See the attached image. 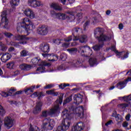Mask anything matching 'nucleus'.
I'll list each match as a JSON object with an SVG mask.
<instances>
[{
    "label": "nucleus",
    "instance_id": "nucleus-25",
    "mask_svg": "<svg viewBox=\"0 0 131 131\" xmlns=\"http://www.w3.org/2000/svg\"><path fill=\"white\" fill-rule=\"evenodd\" d=\"M30 22H31V21L30 19H29V18L25 17L21 19V22L20 24H21L22 26H24L25 28L27 29V27H28L29 25L30 24Z\"/></svg>",
    "mask_w": 131,
    "mask_h": 131
},
{
    "label": "nucleus",
    "instance_id": "nucleus-36",
    "mask_svg": "<svg viewBox=\"0 0 131 131\" xmlns=\"http://www.w3.org/2000/svg\"><path fill=\"white\" fill-rule=\"evenodd\" d=\"M35 28V25L33 24L32 21L30 23L28 27L27 28L26 31L28 32L29 30H32V29H34Z\"/></svg>",
    "mask_w": 131,
    "mask_h": 131
},
{
    "label": "nucleus",
    "instance_id": "nucleus-31",
    "mask_svg": "<svg viewBox=\"0 0 131 131\" xmlns=\"http://www.w3.org/2000/svg\"><path fill=\"white\" fill-rule=\"evenodd\" d=\"M35 88V85L31 86L29 88H27L25 90V93L28 95L29 94H31V93H33V91H34V89Z\"/></svg>",
    "mask_w": 131,
    "mask_h": 131
},
{
    "label": "nucleus",
    "instance_id": "nucleus-1",
    "mask_svg": "<svg viewBox=\"0 0 131 131\" xmlns=\"http://www.w3.org/2000/svg\"><path fill=\"white\" fill-rule=\"evenodd\" d=\"M76 114L80 118H82L84 115L83 112V106H79L75 109L68 110L64 108L62 112L61 115L63 120L60 126L57 127V131H66L70 126V119H71L72 114Z\"/></svg>",
    "mask_w": 131,
    "mask_h": 131
},
{
    "label": "nucleus",
    "instance_id": "nucleus-3",
    "mask_svg": "<svg viewBox=\"0 0 131 131\" xmlns=\"http://www.w3.org/2000/svg\"><path fill=\"white\" fill-rule=\"evenodd\" d=\"M61 108H60V105L57 104L54 105L51 109L49 111H44L42 113V117H48L49 115H56L60 113Z\"/></svg>",
    "mask_w": 131,
    "mask_h": 131
},
{
    "label": "nucleus",
    "instance_id": "nucleus-22",
    "mask_svg": "<svg viewBox=\"0 0 131 131\" xmlns=\"http://www.w3.org/2000/svg\"><path fill=\"white\" fill-rule=\"evenodd\" d=\"M12 57V55L9 53H3L1 57V61L4 63H6L7 61H9Z\"/></svg>",
    "mask_w": 131,
    "mask_h": 131
},
{
    "label": "nucleus",
    "instance_id": "nucleus-28",
    "mask_svg": "<svg viewBox=\"0 0 131 131\" xmlns=\"http://www.w3.org/2000/svg\"><path fill=\"white\" fill-rule=\"evenodd\" d=\"M50 7L56 11H61V10H62L61 6H60L58 4L52 3L51 4Z\"/></svg>",
    "mask_w": 131,
    "mask_h": 131
},
{
    "label": "nucleus",
    "instance_id": "nucleus-34",
    "mask_svg": "<svg viewBox=\"0 0 131 131\" xmlns=\"http://www.w3.org/2000/svg\"><path fill=\"white\" fill-rule=\"evenodd\" d=\"M24 30H27V29L24 26H22V24H21L20 23L18 24L17 25V31L18 32H22V31H23Z\"/></svg>",
    "mask_w": 131,
    "mask_h": 131
},
{
    "label": "nucleus",
    "instance_id": "nucleus-37",
    "mask_svg": "<svg viewBox=\"0 0 131 131\" xmlns=\"http://www.w3.org/2000/svg\"><path fill=\"white\" fill-rule=\"evenodd\" d=\"M29 131H40L39 128L36 126H32V125H30V128L29 129Z\"/></svg>",
    "mask_w": 131,
    "mask_h": 131
},
{
    "label": "nucleus",
    "instance_id": "nucleus-26",
    "mask_svg": "<svg viewBox=\"0 0 131 131\" xmlns=\"http://www.w3.org/2000/svg\"><path fill=\"white\" fill-rule=\"evenodd\" d=\"M19 68L21 70L24 71H29L30 69H32V66L28 64H22L19 66Z\"/></svg>",
    "mask_w": 131,
    "mask_h": 131
},
{
    "label": "nucleus",
    "instance_id": "nucleus-2",
    "mask_svg": "<svg viewBox=\"0 0 131 131\" xmlns=\"http://www.w3.org/2000/svg\"><path fill=\"white\" fill-rule=\"evenodd\" d=\"M67 14H69V15L61 13H57L55 11H51V15H52V17L55 19H59V20H65L66 18L68 17L71 21H74L76 19L78 23H79L80 20L82 19V13H78L76 17L74 16L75 13L73 12L68 11L67 12Z\"/></svg>",
    "mask_w": 131,
    "mask_h": 131
},
{
    "label": "nucleus",
    "instance_id": "nucleus-9",
    "mask_svg": "<svg viewBox=\"0 0 131 131\" xmlns=\"http://www.w3.org/2000/svg\"><path fill=\"white\" fill-rule=\"evenodd\" d=\"M115 54L117 58H121V60H125V59H127L128 58V52L127 51H122L118 52L117 50H115Z\"/></svg>",
    "mask_w": 131,
    "mask_h": 131
},
{
    "label": "nucleus",
    "instance_id": "nucleus-32",
    "mask_svg": "<svg viewBox=\"0 0 131 131\" xmlns=\"http://www.w3.org/2000/svg\"><path fill=\"white\" fill-rule=\"evenodd\" d=\"M103 32V29L101 28H97L94 30V35H99V34H100V35H104V34H102Z\"/></svg>",
    "mask_w": 131,
    "mask_h": 131
},
{
    "label": "nucleus",
    "instance_id": "nucleus-48",
    "mask_svg": "<svg viewBox=\"0 0 131 131\" xmlns=\"http://www.w3.org/2000/svg\"><path fill=\"white\" fill-rule=\"evenodd\" d=\"M60 58L62 61H65L67 59V54L65 53H62L60 55Z\"/></svg>",
    "mask_w": 131,
    "mask_h": 131
},
{
    "label": "nucleus",
    "instance_id": "nucleus-13",
    "mask_svg": "<svg viewBox=\"0 0 131 131\" xmlns=\"http://www.w3.org/2000/svg\"><path fill=\"white\" fill-rule=\"evenodd\" d=\"M51 64L50 63L46 62L45 61H42L41 63V66L37 68L36 71H38L40 73H43L46 72L45 68V66H50Z\"/></svg>",
    "mask_w": 131,
    "mask_h": 131
},
{
    "label": "nucleus",
    "instance_id": "nucleus-41",
    "mask_svg": "<svg viewBox=\"0 0 131 131\" xmlns=\"http://www.w3.org/2000/svg\"><path fill=\"white\" fill-rule=\"evenodd\" d=\"M7 68L9 69H13L15 67V62L14 61H11L7 64Z\"/></svg>",
    "mask_w": 131,
    "mask_h": 131
},
{
    "label": "nucleus",
    "instance_id": "nucleus-55",
    "mask_svg": "<svg viewBox=\"0 0 131 131\" xmlns=\"http://www.w3.org/2000/svg\"><path fill=\"white\" fill-rule=\"evenodd\" d=\"M8 51H9L10 53H13V52H15V48H13V47H10V48H9Z\"/></svg>",
    "mask_w": 131,
    "mask_h": 131
},
{
    "label": "nucleus",
    "instance_id": "nucleus-10",
    "mask_svg": "<svg viewBox=\"0 0 131 131\" xmlns=\"http://www.w3.org/2000/svg\"><path fill=\"white\" fill-rule=\"evenodd\" d=\"M14 125V120L10 117H6L4 119V126L8 129Z\"/></svg>",
    "mask_w": 131,
    "mask_h": 131
},
{
    "label": "nucleus",
    "instance_id": "nucleus-46",
    "mask_svg": "<svg viewBox=\"0 0 131 131\" xmlns=\"http://www.w3.org/2000/svg\"><path fill=\"white\" fill-rule=\"evenodd\" d=\"M62 40H63L61 39H53V42L55 45H57V46H59V45L61 43V41H62Z\"/></svg>",
    "mask_w": 131,
    "mask_h": 131
},
{
    "label": "nucleus",
    "instance_id": "nucleus-45",
    "mask_svg": "<svg viewBox=\"0 0 131 131\" xmlns=\"http://www.w3.org/2000/svg\"><path fill=\"white\" fill-rule=\"evenodd\" d=\"M71 101H72V95H71L70 96L66 98V99L64 101L63 103V105L66 104H67V103L71 102Z\"/></svg>",
    "mask_w": 131,
    "mask_h": 131
},
{
    "label": "nucleus",
    "instance_id": "nucleus-58",
    "mask_svg": "<svg viewBox=\"0 0 131 131\" xmlns=\"http://www.w3.org/2000/svg\"><path fill=\"white\" fill-rule=\"evenodd\" d=\"M119 29H120V30H122V29H123V24H120L119 25Z\"/></svg>",
    "mask_w": 131,
    "mask_h": 131
},
{
    "label": "nucleus",
    "instance_id": "nucleus-7",
    "mask_svg": "<svg viewBox=\"0 0 131 131\" xmlns=\"http://www.w3.org/2000/svg\"><path fill=\"white\" fill-rule=\"evenodd\" d=\"M54 125H55V121H54V120L50 118L45 119L43 121L42 127L46 129L52 130L53 127H54Z\"/></svg>",
    "mask_w": 131,
    "mask_h": 131
},
{
    "label": "nucleus",
    "instance_id": "nucleus-17",
    "mask_svg": "<svg viewBox=\"0 0 131 131\" xmlns=\"http://www.w3.org/2000/svg\"><path fill=\"white\" fill-rule=\"evenodd\" d=\"M28 5L33 8H36V7H40L41 5V3L36 0H29Z\"/></svg>",
    "mask_w": 131,
    "mask_h": 131
},
{
    "label": "nucleus",
    "instance_id": "nucleus-15",
    "mask_svg": "<svg viewBox=\"0 0 131 131\" xmlns=\"http://www.w3.org/2000/svg\"><path fill=\"white\" fill-rule=\"evenodd\" d=\"M83 97V96L80 94H75L74 96V103H75V104H77V105L81 104V103H82Z\"/></svg>",
    "mask_w": 131,
    "mask_h": 131
},
{
    "label": "nucleus",
    "instance_id": "nucleus-19",
    "mask_svg": "<svg viewBox=\"0 0 131 131\" xmlns=\"http://www.w3.org/2000/svg\"><path fill=\"white\" fill-rule=\"evenodd\" d=\"M25 15L27 16V17H29L31 19H33L35 18V14L32 11V10L30 9H26L24 12Z\"/></svg>",
    "mask_w": 131,
    "mask_h": 131
},
{
    "label": "nucleus",
    "instance_id": "nucleus-8",
    "mask_svg": "<svg viewBox=\"0 0 131 131\" xmlns=\"http://www.w3.org/2000/svg\"><path fill=\"white\" fill-rule=\"evenodd\" d=\"M49 32V27L46 25L39 26L37 29V33L40 35L45 36Z\"/></svg>",
    "mask_w": 131,
    "mask_h": 131
},
{
    "label": "nucleus",
    "instance_id": "nucleus-53",
    "mask_svg": "<svg viewBox=\"0 0 131 131\" xmlns=\"http://www.w3.org/2000/svg\"><path fill=\"white\" fill-rule=\"evenodd\" d=\"M72 40V36H70L67 38L64 39V41H67V42H69V41H71Z\"/></svg>",
    "mask_w": 131,
    "mask_h": 131
},
{
    "label": "nucleus",
    "instance_id": "nucleus-23",
    "mask_svg": "<svg viewBox=\"0 0 131 131\" xmlns=\"http://www.w3.org/2000/svg\"><path fill=\"white\" fill-rule=\"evenodd\" d=\"M41 106H42V103L41 102H37L35 108L33 110V113L34 114H37L38 112L41 111Z\"/></svg>",
    "mask_w": 131,
    "mask_h": 131
},
{
    "label": "nucleus",
    "instance_id": "nucleus-27",
    "mask_svg": "<svg viewBox=\"0 0 131 131\" xmlns=\"http://www.w3.org/2000/svg\"><path fill=\"white\" fill-rule=\"evenodd\" d=\"M16 90L14 89V88H11L8 92H3L1 95L3 97H5L6 98L7 97H9V96H12L13 93Z\"/></svg>",
    "mask_w": 131,
    "mask_h": 131
},
{
    "label": "nucleus",
    "instance_id": "nucleus-40",
    "mask_svg": "<svg viewBox=\"0 0 131 131\" xmlns=\"http://www.w3.org/2000/svg\"><path fill=\"white\" fill-rule=\"evenodd\" d=\"M6 114V110L4 108L2 105H0V115L4 116Z\"/></svg>",
    "mask_w": 131,
    "mask_h": 131
},
{
    "label": "nucleus",
    "instance_id": "nucleus-60",
    "mask_svg": "<svg viewBox=\"0 0 131 131\" xmlns=\"http://www.w3.org/2000/svg\"><path fill=\"white\" fill-rule=\"evenodd\" d=\"M92 21L93 23H97L98 22V19L96 17L92 18Z\"/></svg>",
    "mask_w": 131,
    "mask_h": 131
},
{
    "label": "nucleus",
    "instance_id": "nucleus-39",
    "mask_svg": "<svg viewBox=\"0 0 131 131\" xmlns=\"http://www.w3.org/2000/svg\"><path fill=\"white\" fill-rule=\"evenodd\" d=\"M19 2L20 0H11L10 2V4L12 7H13V6H18Z\"/></svg>",
    "mask_w": 131,
    "mask_h": 131
},
{
    "label": "nucleus",
    "instance_id": "nucleus-42",
    "mask_svg": "<svg viewBox=\"0 0 131 131\" xmlns=\"http://www.w3.org/2000/svg\"><path fill=\"white\" fill-rule=\"evenodd\" d=\"M115 119L116 121H118V122H121L122 121V117L120 115H115Z\"/></svg>",
    "mask_w": 131,
    "mask_h": 131
},
{
    "label": "nucleus",
    "instance_id": "nucleus-51",
    "mask_svg": "<svg viewBox=\"0 0 131 131\" xmlns=\"http://www.w3.org/2000/svg\"><path fill=\"white\" fill-rule=\"evenodd\" d=\"M91 21L90 20H87L85 23L83 25V28H84V30H86V28L88 27V26L89 25Z\"/></svg>",
    "mask_w": 131,
    "mask_h": 131
},
{
    "label": "nucleus",
    "instance_id": "nucleus-35",
    "mask_svg": "<svg viewBox=\"0 0 131 131\" xmlns=\"http://www.w3.org/2000/svg\"><path fill=\"white\" fill-rule=\"evenodd\" d=\"M89 64L90 66H95V65H97V59L95 58H90L89 59Z\"/></svg>",
    "mask_w": 131,
    "mask_h": 131
},
{
    "label": "nucleus",
    "instance_id": "nucleus-63",
    "mask_svg": "<svg viewBox=\"0 0 131 131\" xmlns=\"http://www.w3.org/2000/svg\"><path fill=\"white\" fill-rule=\"evenodd\" d=\"M111 14V11L110 10H107L106 11V15H107V16H109V15Z\"/></svg>",
    "mask_w": 131,
    "mask_h": 131
},
{
    "label": "nucleus",
    "instance_id": "nucleus-5",
    "mask_svg": "<svg viewBox=\"0 0 131 131\" xmlns=\"http://www.w3.org/2000/svg\"><path fill=\"white\" fill-rule=\"evenodd\" d=\"M98 39V44L93 47L94 51H99L101 48H103L104 46V41L105 40H110L111 37H108L105 35H101L99 37H97Z\"/></svg>",
    "mask_w": 131,
    "mask_h": 131
},
{
    "label": "nucleus",
    "instance_id": "nucleus-54",
    "mask_svg": "<svg viewBox=\"0 0 131 131\" xmlns=\"http://www.w3.org/2000/svg\"><path fill=\"white\" fill-rule=\"evenodd\" d=\"M69 45H70V43L69 42L63 43L62 44V48H68V47H69Z\"/></svg>",
    "mask_w": 131,
    "mask_h": 131
},
{
    "label": "nucleus",
    "instance_id": "nucleus-59",
    "mask_svg": "<svg viewBox=\"0 0 131 131\" xmlns=\"http://www.w3.org/2000/svg\"><path fill=\"white\" fill-rule=\"evenodd\" d=\"M127 125H128V123H127V122H124L123 123V127H127Z\"/></svg>",
    "mask_w": 131,
    "mask_h": 131
},
{
    "label": "nucleus",
    "instance_id": "nucleus-16",
    "mask_svg": "<svg viewBox=\"0 0 131 131\" xmlns=\"http://www.w3.org/2000/svg\"><path fill=\"white\" fill-rule=\"evenodd\" d=\"M40 49L43 53H49L50 52V45L48 43H42L40 46Z\"/></svg>",
    "mask_w": 131,
    "mask_h": 131
},
{
    "label": "nucleus",
    "instance_id": "nucleus-30",
    "mask_svg": "<svg viewBox=\"0 0 131 131\" xmlns=\"http://www.w3.org/2000/svg\"><path fill=\"white\" fill-rule=\"evenodd\" d=\"M69 63L70 64V65H72V66H74V67H78V66L81 63V62H80V61L75 60H71L69 62Z\"/></svg>",
    "mask_w": 131,
    "mask_h": 131
},
{
    "label": "nucleus",
    "instance_id": "nucleus-44",
    "mask_svg": "<svg viewBox=\"0 0 131 131\" xmlns=\"http://www.w3.org/2000/svg\"><path fill=\"white\" fill-rule=\"evenodd\" d=\"M67 51L70 53V54H71V55H73V54H74L75 53H76L77 52V49L71 48V49H68Z\"/></svg>",
    "mask_w": 131,
    "mask_h": 131
},
{
    "label": "nucleus",
    "instance_id": "nucleus-18",
    "mask_svg": "<svg viewBox=\"0 0 131 131\" xmlns=\"http://www.w3.org/2000/svg\"><path fill=\"white\" fill-rule=\"evenodd\" d=\"M81 33H82V29L80 28L76 27L72 30V34L74 36V38H75V37H78Z\"/></svg>",
    "mask_w": 131,
    "mask_h": 131
},
{
    "label": "nucleus",
    "instance_id": "nucleus-52",
    "mask_svg": "<svg viewBox=\"0 0 131 131\" xmlns=\"http://www.w3.org/2000/svg\"><path fill=\"white\" fill-rule=\"evenodd\" d=\"M52 88H54V84H49L47 85L46 86H44V89L45 90L52 89Z\"/></svg>",
    "mask_w": 131,
    "mask_h": 131
},
{
    "label": "nucleus",
    "instance_id": "nucleus-20",
    "mask_svg": "<svg viewBox=\"0 0 131 131\" xmlns=\"http://www.w3.org/2000/svg\"><path fill=\"white\" fill-rule=\"evenodd\" d=\"M42 55L45 58H50H50H52V60L48 59L49 61H57L59 59V56L54 54H42Z\"/></svg>",
    "mask_w": 131,
    "mask_h": 131
},
{
    "label": "nucleus",
    "instance_id": "nucleus-12",
    "mask_svg": "<svg viewBox=\"0 0 131 131\" xmlns=\"http://www.w3.org/2000/svg\"><path fill=\"white\" fill-rule=\"evenodd\" d=\"M83 127H84V124L83 123L80 122L74 125V126L72 128L71 131H80L83 129Z\"/></svg>",
    "mask_w": 131,
    "mask_h": 131
},
{
    "label": "nucleus",
    "instance_id": "nucleus-61",
    "mask_svg": "<svg viewBox=\"0 0 131 131\" xmlns=\"http://www.w3.org/2000/svg\"><path fill=\"white\" fill-rule=\"evenodd\" d=\"M59 104H62V102H63V97L62 96L59 97Z\"/></svg>",
    "mask_w": 131,
    "mask_h": 131
},
{
    "label": "nucleus",
    "instance_id": "nucleus-50",
    "mask_svg": "<svg viewBox=\"0 0 131 131\" xmlns=\"http://www.w3.org/2000/svg\"><path fill=\"white\" fill-rule=\"evenodd\" d=\"M69 85H70L69 84L63 83V84H61L60 85H59V87L60 88V89L63 90V89H65L66 86H69Z\"/></svg>",
    "mask_w": 131,
    "mask_h": 131
},
{
    "label": "nucleus",
    "instance_id": "nucleus-62",
    "mask_svg": "<svg viewBox=\"0 0 131 131\" xmlns=\"http://www.w3.org/2000/svg\"><path fill=\"white\" fill-rule=\"evenodd\" d=\"M129 118H130V114H128L126 116L125 119L127 121L129 120Z\"/></svg>",
    "mask_w": 131,
    "mask_h": 131
},
{
    "label": "nucleus",
    "instance_id": "nucleus-64",
    "mask_svg": "<svg viewBox=\"0 0 131 131\" xmlns=\"http://www.w3.org/2000/svg\"><path fill=\"white\" fill-rule=\"evenodd\" d=\"M20 74V72L19 71H16L14 72V75H18V74Z\"/></svg>",
    "mask_w": 131,
    "mask_h": 131
},
{
    "label": "nucleus",
    "instance_id": "nucleus-38",
    "mask_svg": "<svg viewBox=\"0 0 131 131\" xmlns=\"http://www.w3.org/2000/svg\"><path fill=\"white\" fill-rule=\"evenodd\" d=\"M39 62H40V59L38 58H33L31 61L33 65H37Z\"/></svg>",
    "mask_w": 131,
    "mask_h": 131
},
{
    "label": "nucleus",
    "instance_id": "nucleus-57",
    "mask_svg": "<svg viewBox=\"0 0 131 131\" xmlns=\"http://www.w3.org/2000/svg\"><path fill=\"white\" fill-rule=\"evenodd\" d=\"M112 123H113V121L111 120L105 123V126H108V125H110V124H112Z\"/></svg>",
    "mask_w": 131,
    "mask_h": 131
},
{
    "label": "nucleus",
    "instance_id": "nucleus-47",
    "mask_svg": "<svg viewBox=\"0 0 131 131\" xmlns=\"http://www.w3.org/2000/svg\"><path fill=\"white\" fill-rule=\"evenodd\" d=\"M28 54V51H27L26 50H24L20 52L21 57H26Z\"/></svg>",
    "mask_w": 131,
    "mask_h": 131
},
{
    "label": "nucleus",
    "instance_id": "nucleus-24",
    "mask_svg": "<svg viewBox=\"0 0 131 131\" xmlns=\"http://www.w3.org/2000/svg\"><path fill=\"white\" fill-rule=\"evenodd\" d=\"M46 95L45 94H43V92H35L34 93H33L32 95H31V98H36V97H38V100H40V99H41L42 97H45Z\"/></svg>",
    "mask_w": 131,
    "mask_h": 131
},
{
    "label": "nucleus",
    "instance_id": "nucleus-49",
    "mask_svg": "<svg viewBox=\"0 0 131 131\" xmlns=\"http://www.w3.org/2000/svg\"><path fill=\"white\" fill-rule=\"evenodd\" d=\"M2 34H4L6 37H8L9 38L13 36V34L7 32L3 33Z\"/></svg>",
    "mask_w": 131,
    "mask_h": 131
},
{
    "label": "nucleus",
    "instance_id": "nucleus-4",
    "mask_svg": "<svg viewBox=\"0 0 131 131\" xmlns=\"http://www.w3.org/2000/svg\"><path fill=\"white\" fill-rule=\"evenodd\" d=\"M16 40H19V42L17 43L14 41H11L10 42V46H13L14 47H19V43L20 45H25L27 43L28 40H29V38L27 37L26 35H16L15 36Z\"/></svg>",
    "mask_w": 131,
    "mask_h": 131
},
{
    "label": "nucleus",
    "instance_id": "nucleus-43",
    "mask_svg": "<svg viewBox=\"0 0 131 131\" xmlns=\"http://www.w3.org/2000/svg\"><path fill=\"white\" fill-rule=\"evenodd\" d=\"M0 48L3 52H6V51H7V49H8V48H7V46H6V45L4 44L2 42H0Z\"/></svg>",
    "mask_w": 131,
    "mask_h": 131
},
{
    "label": "nucleus",
    "instance_id": "nucleus-14",
    "mask_svg": "<svg viewBox=\"0 0 131 131\" xmlns=\"http://www.w3.org/2000/svg\"><path fill=\"white\" fill-rule=\"evenodd\" d=\"M73 40H74V41L79 40L81 43H84V42L88 41V36L85 35H82L80 36H78L77 37H75V38L73 39Z\"/></svg>",
    "mask_w": 131,
    "mask_h": 131
},
{
    "label": "nucleus",
    "instance_id": "nucleus-6",
    "mask_svg": "<svg viewBox=\"0 0 131 131\" xmlns=\"http://www.w3.org/2000/svg\"><path fill=\"white\" fill-rule=\"evenodd\" d=\"M78 52L82 56L85 57H91L93 54V51L88 46H81L78 49Z\"/></svg>",
    "mask_w": 131,
    "mask_h": 131
},
{
    "label": "nucleus",
    "instance_id": "nucleus-29",
    "mask_svg": "<svg viewBox=\"0 0 131 131\" xmlns=\"http://www.w3.org/2000/svg\"><path fill=\"white\" fill-rule=\"evenodd\" d=\"M119 100L121 101H124V102H129L131 101V94L128 96H124V97H119Z\"/></svg>",
    "mask_w": 131,
    "mask_h": 131
},
{
    "label": "nucleus",
    "instance_id": "nucleus-56",
    "mask_svg": "<svg viewBox=\"0 0 131 131\" xmlns=\"http://www.w3.org/2000/svg\"><path fill=\"white\" fill-rule=\"evenodd\" d=\"M63 69H64V64H61L57 67V70H63Z\"/></svg>",
    "mask_w": 131,
    "mask_h": 131
},
{
    "label": "nucleus",
    "instance_id": "nucleus-33",
    "mask_svg": "<svg viewBox=\"0 0 131 131\" xmlns=\"http://www.w3.org/2000/svg\"><path fill=\"white\" fill-rule=\"evenodd\" d=\"M46 94H47L48 95H51V96H58V95H59V92H55V89H53L51 90L47 91Z\"/></svg>",
    "mask_w": 131,
    "mask_h": 131
},
{
    "label": "nucleus",
    "instance_id": "nucleus-21",
    "mask_svg": "<svg viewBox=\"0 0 131 131\" xmlns=\"http://www.w3.org/2000/svg\"><path fill=\"white\" fill-rule=\"evenodd\" d=\"M2 19H1V23L2 24H4V25H7L9 23V20H8V18H7V12L6 11H4L2 12Z\"/></svg>",
    "mask_w": 131,
    "mask_h": 131
},
{
    "label": "nucleus",
    "instance_id": "nucleus-11",
    "mask_svg": "<svg viewBox=\"0 0 131 131\" xmlns=\"http://www.w3.org/2000/svg\"><path fill=\"white\" fill-rule=\"evenodd\" d=\"M128 81H131V77H128L123 81L119 82L116 85V87L119 90H122V89H124V88L126 86V84Z\"/></svg>",
    "mask_w": 131,
    "mask_h": 131
}]
</instances>
